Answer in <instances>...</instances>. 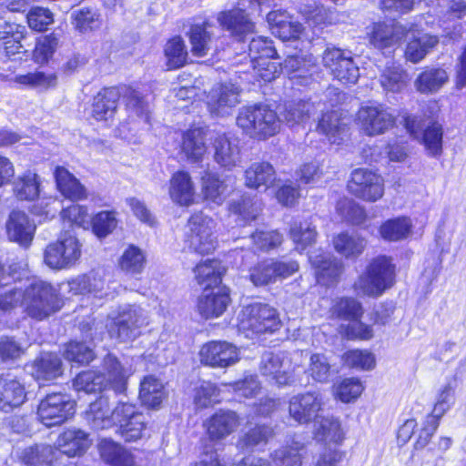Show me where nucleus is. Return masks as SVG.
Here are the masks:
<instances>
[{"label":"nucleus","instance_id":"34","mask_svg":"<svg viewBox=\"0 0 466 466\" xmlns=\"http://www.w3.org/2000/svg\"><path fill=\"white\" fill-rule=\"evenodd\" d=\"M165 397L164 384L159 379L153 375L144 377L140 382L139 398L145 406L158 408Z\"/></svg>","mask_w":466,"mask_h":466},{"label":"nucleus","instance_id":"41","mask_svg":"<svg viewBox=\"0 0 466 466\" xmlns=\"http://www.w3.org/2000/svg\"><path fill=\"white\" fill-rule=\"evenodd\" d=\"M314 110L315 106L312 102L309 100H296L285 105L281 116L289 126L293 127L307 122Z\"/></svg>","mask_w":466,"mask_h":466},{"label":"nucleus","instance_id":"5","mask_svg":"<svg viewBox=\"0 0 466 466\" xmlns=\"http://www.w3.org/2000/svg\"><path fill=\"white\" fill-rule=\"evenodd\" d=\"M188 248L199 255H208L218 248V240L215 236V222L203 213H195L187 223Z\"/></svg>","mask_w":466,"mask_h":466},{"label":"nucleus","instance_id":"61","mask_svg":"<svg viewBox=\"0 0 466 466\" xmlns=\"http://www.w3.org/2000/svg\"><path fill=\"white\" fill-rule=\"evenodd\" d=\"M307 373L315 381L327 382L330 377V364L323 354H312Z\"/></svg>","mask_w":466,"mask_h":466},{"label":"nucleus","instance_id":"44","mask_svg":"<svg viewBox=\"0 0 466 466\" xmlns=\"http://www.w3.org/2000/svg\"><path fill=\"white\" fill-rule=\"evenodd\" d=\"M232 423V412L220 410L207 420L204 422V426L210 439L221 440L231 432Z\"/></svg>","mask_w":466,"mask_h":466},{"label":"nucleus","instance_id":"18","mask_svg":"<svg viewBox=\"0 0 466 466\" xmlns=\"http://www.w3.org/2000/svg\"><path fill=\"white\" fill-rule=\"evenodd\" d=\"M56 448L67 457H80L91 445L89 435L76 428H69L59 434Z\"/></svg>","mask_w":466,"mask_h":466},{"label":"nucleus","instance_id":"64","mask_svg":"<svg viewBox=\"0 0 466 466\" xmlns=\"http://www.w3.org/2000/svg\"><path fill=\"white\" fill-rule=\"evenodd\" d=\"M118 432L126 441H133L142 437V432L146 428L145 417L142 413L135 415L118 426Z\"/></svg>","mask_w":466,"mask_h":466},{"label":"nucleus","instance_id":"7","mask_svg":"<svg viewBox=\"0 0 466 466\" xmlns=\"http://www.w3.org/2000/svg\"><path fill=\"white\" fill-rule=\"evenodd\" d=\"M361 131L370 137L382 135L392 128L396 118L388 106L382 104L362 106L357 113Z\"/></svg>","mask_w":466,"mask_h":466},{"label":"nucleus","instance_id":"39","mask_svg":"<svg viewBox=\"0 0 466 466\" xmlns=\"http://www.w3.org/2000/svg\"><path fill=\"white\" fill-rule=\"evenodd\" d=\"M438 42L437 36L428 34L414 37L407 44L405 58L411 63H419L437 46Z\"/></svg>","mask_w":466,"mask_h":466},{"label":"nucleus","instance_id":"36","mask_svg":"<svg viewBox=\"0 0 466 466\" xmlns=\"http://www.w3.org/2000/svg\"><path fill=\"white\" fill-rule=\"evenodd\" d=\"M33 375L37 380H50L62 374V361L53 353H45L33 364Z\"/></svg>","mask_w":466,"mask_h":466},{"label":"nucleus","instance_id":"63","mask_svg":"<svg viewBox=\"0 0 466 466\" xmlns=\"http://www.w3.org/2000/svg\"><path fill=\"white\" fill-rule=\"evenodd\" d=\"M344 364L358 370H370L375 366L373 354L367 350H351L343 355Z\"/></svg>","mask_w":466,"mask_h":466},{"label":"nucleus","instance_id":"32","mask_svg":"<svg viewBox=\"0 0 466 466\" xmlns=\"http://www.w3.org/2000/svg\"><path fill=\"white\" fill-rule=\"evenodd\" d=\"M70 291L74 294L92 293L95 297L104 298L109 294L105 290L106 281L97 272L78 276L68 282Z\"/></svg>","mask_w":466,"mask_h":466},{"label":"nucleus","instance_id":"31","mask_svg":"<svg viewBox=\"0 0 466 466\" xmlns=\"http://www.w3.org/2000/svg\"><path fill=\"white\" fill-rule=\"evenodd\" d=\"M449 81V75L443 68L426 67L414 81V86L420 94L437 93Z\"/></svg>","mask_w":466,"mask_h":466},{"label":"nucleus","instance_id":"30","mask_svg":"<svg viewBox=\"0 0 466 466\" xmlns=\"http://www.w3.org/2000/svg\"><path fill=\"white\" fill-rule=\"evenodd\" d=\"M231 86L218 84L214 86L207 96V105L211 115L224 116L231 114Z\"/></svg>","mask_w":466,"mask_h":466},{"label":"nucleus","instance_id":"21","mask_svg":"<svg viewBox=\"0 0 466 466\" xmlns=\"http://www.w3.org/2000/svg\"><path fill=\"white\" fill-rule=\"evenodd\" d=\"M102 373L106 377V386H109L115 393L121 394L127 390V380L132 374L130 368L123 366L112 354H107L103 360Z\"/></svg>","mask_w":466,"mask_h":466},{"label":"nucleus","instance_id":"11","mask_svg":"<svg viewBox=\"0 0 466 466\" xmlns=\"http://www.w3.org/2000/svg\"><path fill=\"white\" fill-rule=\"evenodd\" d=\"M322 62L341 83L355 84L360 77L359 66L349 51L335 47L327 48L323 53Z\"/></svg>","mask_w":466,"mask_h":466},{"label":"nucleus","instance_id":"37","mask_svg":"<svg viewBox=\"0 0 466 466\" xmlns=\"http://www.w3.org/2000/svg\"><path fill=\"white\" fill-rule=\"evenodd\" d=\"M18 458L27 466H49L55 459V450L46 444L29 446L19 451Z\"/></svg>","mask_w":466,"mask_h":466},{"label":"nucleus","instance_id":"47","mask_svg":"<svg viewBox=\"0 0 466 466\" xmlns=\"http://www.w3.org/2000/svg\"><path fill=\"white\" fill-rule=\"evenodd\" d=\"M39 185L38 176L26 171L15 180L13 191L19 200H34L39 195Z\"/></svg>","mask_w":466,"mask_h":466},{"label":"nucleus","instance_id":"51","mask_svg":"<svg viewBox=\"0 0 466 466\" xmlns=\"http://www.w3.org/2000/svg\"><path fill=\"white\" fill-rule=\"evenodd\" d=\"M244 68L236 71V74H252L254 77L260 78L265 82H270L279 74V66L275 62L268 59L261 61L248 60V65L243 66Z\"/></svg>","mask_w":466,"mask_h":466},{"label":"nucleus","instance_id":"3","mask_svg":"<svg viewBox=\"0 0 466 466\" xmlns=\"http://www.w3.org/2000/svg\"><path fill=\"white\" fill-rule=\"evenodd\" d=\"M146 324L147 316L140 307L125 305L108 316L106 327L111 338L128 341L135 339Z\"/></svg>","mask_w":466,"mask_h":466},{"label":"nucleus","instance_id":"24","mask_svg":"<svg viewBox=\"0 0 466 466\" xmlns=\"http://www.w3.org/2000/svg\"><path fill=\"white\" fill-rule=\"evenodd\" d=\"M309 259L316 269L319 282L327 284L329 281H333L342 271L341 262L320 249L310 252Z\"/></svg>","mask_w":466,"mask_h":466},{"label":"nucleus","instance_id":"43","mask_svg":"<svg viewBox=\"0 0 466 466\" xmlns=\"http://www.w3.org/2000/svg\"><path fill=\"white\" fill-rule=\"evenodd\" d=\"M412 222L410 218L399 217L385 221L380 228V237L388 241H399L410 236Z\"/></svg>","mask_w":466,"mask_h":466},{"label":"nucleus","instance_id":"58","mask_svg":"<svg viewBox=\"0 0 466 466\" xmlns=\"http://www.w3.org/2000/svg\"><path fill=\"white\" fill-rule=\"evenodd\" d=\"M407 83V74L400 66H389L380 76L381 86L386 91L397 93L401 91Z\"/></svg>","mask_w":466,"mask_h":466},{"label":"nucleus","instance_id":"28","mask_svg":"<svg viewBox=\"0 0 466 466\" xmlns=\"http://www.w3.org/2000/svg\"><path fill=\"white\" fill-rule=\"evenodd\" d=\"M113 403L108 396H100L89 405L85 419L94 430H104L112 427Z\"/></svg>","mask_w":466,"mask_h":466},{"label":"nucleus","instance_id":"6","mask_svg":"<svg viewBox=\"0 0 466 466\" xmlns=\"http://www.w3.org/2000/svg\"><path fill=\"white\" fill-rule=\"evenodd\" d=\"M280 321L274 308L267 304L255 303L244 307L238 315V329L254 333L273 332L279 328Z\"/></svg>","mask_w":466,"mask_h":466},{"label":"nucleus","instance_id":"19","mask_svg":"<svg viewBox=\"0 0 466 466\" xmlns=\"http://www.w3.org/2000/svg\"><path fill=\"white\" fill-rule=\"evenodd\" d=\"M26 399L25 386L10 375L0 376V410L8 412L21 406Z\"/></svg>","mask_w":466,"mask_h":466},{"label":"nucleus","instance_id":"48","mask_svg":"<svg viewBox=\"0 0 466 466\" xmlns=\"http://www.w3.org/2000/svg\"><path fill=\"white\" fill-rule=\"evenodd\" d=\"M289 236L297 249L304 250L316 241L318 233L316 227L309 220L293 221L289 229Z\"/></svg>","mask_w":466,"mask_h":466},{"label":"nucleus","instance_id":"10","mask_svg":"<svg viewBox=\"0 0 466 466\" xmlns=\"http://www.w3.org/2000/svg\"><path fill=\"white\" fill-rule=\"evenodd\" d=\"M348 189L360 199L375 202L384 194V180L370 169L357 168L351 173Z\"/></svg>","mask_w":466,"mask_h":466},{"label":"nucleus","instance_id":"52","mask_svg":"<svg viewBox=\"0 0 466 466\" xmlns=\"http://www.w3.org/2000/svg\"><path fill=\"white\" fill-rule=\"evenodd\" d=\"M315 437L319 441L339 442L343 434L338 420L329 417L318 418L315 420Z\"/></svg>","mask_w":466,"mask_h":466},{"label":"nucleus","instance_id":"53","mask_svg":"<svg viewBox=\"0 0 466 466\" xmlns=\"http://www.w3.org/2000/svg\"><path fill=\"white\" fill-rule=\"evenodd\" d=\"M73 387L77 391L95 393L106 389V377L94 370L79 373L73 381Z\"/></svg>","mask_w":466,"mask_h":466},{"label":"nucleus","instance_id":"13","mask_svg":"<svg viewBox=\"0 0 466 466\" xmlns=\"http://www.w3.org/2000/svg\"><path fill=\"white\" fill-rule=\"evenodd\" d=\"M295 367L287 352H266L261 357L259 371L262 376L274 380L279 385H288L293 381Z\"/></svg>","mask_w":466,"mask_h":466},{"label":"nucleus","instance_id":"42","mask_svg":"<svg viewBox=\"0 0 466 466\" xmlns=\"http://www.w3.org/2000/svg\"><path fill=\"white\" fill-rule=\"evenodd\" d=\"M204 132L200 128L187 130L183 135L182 151L192 162L199 161L206 153Z\"/></svg>","mask_w":466,"mask_h":466},{"label":"nucleus","instance_id":"25","mask_svg":"<svg viewBox=\"0 0 466 466\" xmlns=\"http://www.w3.org/2000/svg\"><path fill=\"white\" fill-rule=\"evenodd\" d=\"M193 272L197 283L204 287V290H208L221 283L227 267L218 259H206L198 263Z\"/></svg>","mask_w":466,"mask_h":466},{"label":"nucleus","instance_id":"56","mask_svg":"<svg viewBox=\"0 0 466 466\" xmlns=\"http://www.w3.org/2000/svg\"><path fill=\"white\" fill-rule=\"evenodd\" d=\"M63 355L66 360L79 364H88L95 359L93 348L86 341L68 342L65 345Z\"/></svg>","mask_w":466,"mask_h":466},{"label":"nucleus","instance_id":"12","mask_svg":"<svg viewBox=\"0 0 466 466\" xmlns=\"http://www.w3.org/2000/svg\"><path fill=\"white\" fill-rule=\"evenodd\" d=\"M405 127L410 136L424 144L429 155L437 157L441 154L443 129L440 123L431 122L424 128L420 118L408 116L405 118Z\"/></svg>","mask_w":466,"mask_h":466},{"label":"nucleus","instance_id":"2","mask_svg":"<svg viewBox=\"0 0 466 466\" xmlns=\"http://www.w3.org/2000/svg\"><path fill=\"white\" fill-rule=\"evenodd\" d=\"M395 281V266L390 258L380 256L371 260L354 283L359 296L379 297Z\"/></svg>","mask_w":466,"mask_h":466},{"label":"nucleus","instance_id":"40","mask_svg":"<svg viewBox=\"0 0 466 466\" xmlns=\"http://www.w3.org/2000/svg\"><path fill=\"white\" fill-rule=\"evenodd\" d=\"M248 55L245 56L243 59L235 60V66H242L248 65V60L257 62L277 56V51L272 45V41L263 36L252 38L248 45Z\"/></svg>","mask_w":466,"mask_h":466},{"label":"nucleus","instance_id":"4","mask_svg":"<svg viewBox=\"0 0 466 466\" xmlns=\"http://www.w3.org/2000/svg\"><path fill=\"white\" fill-rule=\"evenodd\" d=\"M275 111L266 106H246L239 110L237 124L250 137H270L280 127Z\"/></svg>","mask_w":466,"mask_h":466},{"label":"nucleus","instance_id":"8","mask_svg":"<svg viewBox=\"0 0 466 466\" xmlns=\"http://www.w3.org/2000/svg\"><path fill=\"white\" fill-rule=\"evenodd\" d=\"M75 413V402L62 393L48 394L38 405L37 415L46 427L60 425Z\"/></svg>","mask_w":466,"mask_h":466},{"label":"nucleus","instance_id":"45","mask_svg":"<svg viewBox=\"0 0 466 466\" xmlns=\"http://www.w3.org/2000/svg\"><path fill=\"white\" fill-rule=\"evenodd\" d=\"M211 27L208 22H203L201 25H193L188 33L191 45V53L198 57L207 56L210 49Z\"/></svg>","mask_w":466,"mask_h":466},{"label":"nucleus","instance_id":"49","mask_svg":"<svg viewBox=\"0 0 466 466\" xmlns=\"http://www.w3.org/2000/svg\"><path fill=\"white\" fill-rule=\"evenodd\" d=\"M146 264L147 256L145 251L135 245H129L119 259L121 269L130 274L141 273Z\"/></svg>","mask_w":466,"mask_h":466},{"label":"nucleus","instance_id":"17","mask_svg":"<svg viewBox=\"0 0 466 466\" xmlns=\"http://www.w3.org/2000/svg\"><path fill=\"white\" fill-rule=\"evenodd\" d=\"M317 131L324 135L330 144L339 145L347 138L349 127L346 117L340 112L332 110L322 114Z\"/></svg>","mask_w":466,"mask_h":466},{"label":"nucleus","instance_id":"22","mask_svg":"<svg viewBox=\"0 0 466 466\" xmlns=\"http://www.w3.org/2000/svg\"><path fill=\"white\" fill-rule=\"evenodd\" d=\"M102 373L106 377V386H109L115 393L121 394L127 390V380L132 374L130 368L123 366L112 354H107L103 360Z\"/></svg>","mask_w":466,"mask_h":466},{"label":"nucleus","instance_id":"54","mask_svg":"<svg viewBox=\"0 0 466 466\" xmlns=\"http://www.w3.org/2000/svg\"><path fill=\"white\" fill-rule=\"evenodd\" d=\"M164 51L168 69H177L186 64L187 51L181 37L176 36L167 41Z\"/></svg>","mask_w":466,"mask_h":466},{"label":"nucleus","instance_id":"55","mask_svg":"<svg viewBox=\"0 0 466 466\" xmlns=\"http://www.w3.org/2000/svg\"><path fill=\"white\" fill-rule=\"evenodd\" d=\"M226 187L223 181L211 173H206L201 178V192L206 200L220 205L225 198Z\"/></svg>","mask_w":466,"mask_h":466},{"label":"nucleus","instance_id":"35","mask_svg":"<svg viewBox=\"0 0 466 466\" xmlns=\"http://www.w3.org/2000/svg\"><path fill=\"white\" fill-rule=\"evenodd\" d=\"M366 244V239L355 232H342L333 238L336 251L347 258L359 257L365 249Z\"/></svg>","mask_w":466,"mask_h":466},{"label":"nucleus","instance_id":"29","mask_svg":"<svg viewBox=\"0 0 466 466\" xmlns=\"http://www.w3.org/2000/svg\"><path fill=\"white\" fill-rule=\"evenodd\" d=\"M119 97L120 93L116 87L102 89L93 99V117L99 121L111 118L116 110Z\"/></svg>","mask_w":466,"mask_h":466},{"label":"nucleus","instance_id":"23","mask_svg":"<svg viewBox=\"0 0 466 466\" xmlns=\"http://www.w3.org/2000/svg\"><path fill=\"white\" fill-rule=\"evenodd\" d=\"M229 302V288H222L218 293H208L205 289L198 299L197 309L205 319L218 318L226 310Z\"/></svg>","mask_w":466,"mask_h":466},{"label":"nucleus","instance_id":"33","mask_svg":"<svg viewBox=\"0 0 466 466\" xmlns=\"http://www.w3.org/2000/svg\"><path fill=\"white\" fill-rule=\"evenodd\" d=\"M55 177L57 188L65 198L71 200H80L86 198L85 187L65 167H56Z\"/></svg>","mask_w":466,"mask_h":466},{"label":"nucleus","instance_id":"46","mask_svg":"<svg viewBox=\"0 0 466 466\" xmlns=\"http://www.w3.org/2000/svg\"><path fill=\"white\" fill-rule=\"evenodd\" d=\"M304 454V444L292 441L291 444L276 450L272 454V460L277 466H300Z\"/></svg>","mask_w":466,"mask_h":466},{"label":"nucleus","instance_id":"16","mask_svg":"<svg viewBox=\"0 0 466 466\" xmlns=\"http://www.w3.org/2000/svg\"><path fill=\"white\" fill-rule=\"evenodd\" d=\"M271 33L283 41L299 38L303 25L285 10H274L267 15Z\"/></svg>","mask_w":466,"mask_h":466},{"label":"nucleus","instance_id":"27","mask_svg":"<svg viewBox=\"0 0 466 466\" xmlns=\"http://www.w3.org/2000/svg\"><path fill=\"white\" fill-rule=\"evenodd\" d=\"M402 27L394 23H375L368 32L370 44L378 48L384 49L394 46L403 35Z\"/></svg>","mask_w":466,"mask_h":466},{"label":"nucleus","instance_id":"57","mask_svg":"<svg viewBox=\"0 0 466 466\" xmlns=\"http://www.w3.org/2000/svg\"><path fill=\"white\" fill-rule=\"evenodd\" d=\"M220 390L209 381L202 382L195 390L194 403L198 409H206L220 402Z\"/></svg>","mask_w":466,"mask_h":466},{"label":"nucleus","instance_id":"38","mask_svg":"<svg viewBox=\"0 0 466 466\" xmlns=\"http://www.w3.org/2000/svg\"><path fill=\"white\" fill-rule=\"evenodd\" d=\"M246 185L258 189L269 187L275 180L274 167L267 162L253 163L245 172Z\"/></svg>","mask_w":466,"mask_h":466},{"label":"nucleus","instance_id":"15","mask_svg":"<svg viewBox=\"0 0 466 466\" xmlns=\"http://www.w3.org/2000/svg\"><path fill=\"white\" fill-rule=\"evenodd\" d=\"M35 228V222L27 214L20 210H13L5 223L8 238L25 247L32 242Z\"/></svg>","mask_w":466,"mask_h":466},{"label":"nucleus","instance_id":"9","mask_svg":"<svg viewBox=\"0 0 466 466\" xmlns=\"http://www.w3.org/2000/svg\"><path fill=\"white\" fill-rule=\"evenodd\" d=\"M81 256L77 238L65 233L56 243L48 245L45 251V262L52 268L61 269L74 265Z\"/></svg>","mask_w":466,"mask_h":466},{"label":"nucleus","instance_id":"60","mask_svg":"<svg viewBox=\"0 0 466 466\" xmlns=\"http://www.w3.org/2000/svg\"><path fill=\"white\" fill-rule=\"evenodd\" d=\"M363 390V386L358 379L348 378L334 386L335 397L348 403L358 399Z\"/></svg>","mask_w":466,"mask_h":466},{"label":"nucleus","instance_id":"14","mask_svg":"<svg viewBox=\"0 0 466 466\" xmlns=\"http://www.w3.org/2000/svg\"><path fill=\"white\" fill-rule=\"evenodd\" d=\"M322 404L321 395L317 391L298 394L289 400V415L299 423H307L318 417Z\"/></svg>","mask_w":466,"mask_h":466},{"label":"nucleus","instance_id":"50","mask_svg":"<svg viewBox=\"0 0 466 466\" xmlns=\"http://www.w3.org/2000/svg\"><path fill=\"white\" fill-rule=\"evenodd\" d=\"M14 82L31 88L46 90L57 85V76L55 73L35 71L15 76Z\"/></svg>","mask_w":466,"mask_h":466},{"label":"nucleus","instance_id":"1","mask_svg":"<svg viewBox=\"0 0 466 466\" xmlns=\"http://www.w3.org/2000/svg\"><path fill=\"white\" fill-rule=\"evenodd\" d=\"M63 306L56 289L50 283L35 279L23 289V310L31 319L41 321Z\"/></svg>","mask_w":466,"mask_h":466},{"label":"nucleus","instance_id":"20","mask_svg":"<svg viewBox=\"0 0 466 466\" xmlns=\"http://www.w3.org/2000/svg\"><path fill=\"white\" fill-rule=\"evenodd\" d=\"M200 362L213 368H226L233 361V348L226 341H209L199 351Z\"/></svg>","mask_w":466,"mask_h":466},{"label":"nucleus","instance_id":"26","mask_svg":"<svg viewBox=\"0 0 466 466\" xmlns=\"http://www.w3.org/2000/svg\"><path fill=\"white\" fill-rule=\"evenodd\" d=\"M169 196L179 206L188 207L194 203L195 187L189 174L177 171L169 181Z\"/></svg>","mask_w":466,"mask_h":466},{"label":"nucleus","instance_id":"59","mask_svg":"<svg viewBox=\"0 0 466 466\" xmlns=\"http://www.w3.org/2000/svg\"><path fill=\"white\" fill-rule=\"evenodd\" d=\"M250 280L257 287L276 283L274 259H267L255 266L250 272Z\"/></svg>","mask_w":466,"mask_h":466},{"label":"nucleus","instance_id":"62","mask_svg":"<svg viewBox=\"0 0 466 466\" xmlns=\"http://www.w3.org/2000/svg\"><path fill=\"white\" fill-rule=\"evenodd\" d=\"M273 436V430L267 425H257L250 429L240 440L242 448L250 449L259 444H266Z\"/></svg>","mask_w":466,"mask_h":466}]
</instances>
